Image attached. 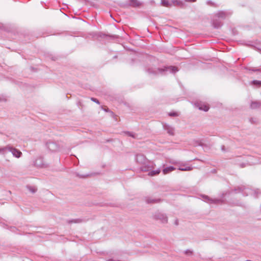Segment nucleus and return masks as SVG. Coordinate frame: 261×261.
<instances>
[{
	"label": "nucleus",
	"instance_id": "1",
	"mask_svg": "<svg viewBox=\"0 0 261 261\" xmlns=\"http://www.w3.org/2000/svg\"><path fill=\"white\" fill-rule=\"evenodd\" d=\"M11 152L13 153V154L16 158H19L21 155V152L15 148L12 149L11 150Z\"/></svg>",
	"mask_w": 261,
	"mask_h": 261
},
{
	"label": "nucleus",
	"instance_id": "2",
	"mask_svg": "<svg viewBox=\"0 0 261 261\" xmlns=\"http://www.w3.org/2000/svg\"><path fill=\"white\" fill-rule=\"evenodd\" d=\"M175 170V168L172 167H167L163 170L164 174H167L168 173Z\"/></svg>",
	"mask_w": 261,
	"mask_h": 261
},
{
	"label": "nucleus",
	"instance_id": "3",
	"mask_svg": "<svg viewBox=\"0 0 261 261\" xmlns=\"http://www.w3.org/2000/svg\"><path fill=\"white\" fill-rule=\"evenodd\" d=\"M160 172L161 171L160 169H158L155 171H151V172H149L148 175L152 176L155 175H158L159 174H160Z\"/></svg>",
	"mask_w": 261,
	"mask_h": 261
},
{
	"label": "nucleus",
	"instance_id": "4",
	"mask_svg": "<svg viewBox=\"0 0 261 261\" xmlns=\"http://www.w3.org/2000/svg\"><path fill=\"white\" fill-rule=\"evenodd\" d=\"M200 109L203 110L204 111H207L209 109V107L207 106H204L203 107H200Z\"/></svg>",
	"mask_w": 261,
	"mask_h": 261
},
{
	"label": "nucleus",
	"instance_id": "5",
	"mask_svg": "<svg viewBox=\"0 0 261 261\" xmlns=\"http://www.w3.org/2000/svg\"><path fill=\"white\" fill-rule=\"evenodd\" d=\"M162 4L164 6H168V2H166L165 1H162Z\"/></svg>",
	"mask_w": 261,
	"mask_h": 261
},
{
	"label": "nucleus",
	"instance_id": "6",
	"mask_svg": "<svg viewBox=\"0 0 261 261\" xmlns=\"http://www.w3.org/2000/svg\"><path fill=\"white\" fill-rule=\"evenodd\" d=\"M91 100H92V101H94V102H95L97 103H99V101H98V100H97V99H96V98H91Z\"/></svg>",
	"mask_w": 261,
	"mask_h": 261
},
{
	"label": "nucleus",
	"instance_id": "7",
	"mask_svg": "<svg viewBox=\"0 0 261 261\" xmlns=\"http://www.w3.org/2000/svg\"><path fill=\"white\" fill-rule=\"evenodd\" d=\"M179 170H182V171L190 170L191 168L190 167H189V168H186V169H179Z\"/></svg>",
	"mask_w": 261,
	"mask_h": 261
},
{
	"label": "nucleus",
	"instance_id": "8",
	"mask_svg": "<svg viewBox=\"0 0 261 261\" xmlns=\"http://www.w3.org/2000/svg\"><path fill=\"white\" fill-rule=\"evenodd\" d=\"M186 1L188 2H194L196 0H186Z\"/></svg>",
	"mask_w": 261,
	"mask_h": 261
},
{
	"label": "nucleus",
	"instance_id": "9",
	"mask_svg": "<svg viewBox=\"0 0 261 261\" xmlns=\"http://www.w3.org/2000/svg\"><path fill=\"white\" fill-rule=\"evenodd\" d=\"M173 70H174V71H176V70H177V69H176V68L175 67H173Z\"/></svg>",
	"mask_w": 261,
	"mask_h": 261
},
{
	"label": "nucleus",
	"instance_id": "10",
	"mask_svg": "<svg viewBox=\"0 0 261 261\" xmlns=\"http://www.w3.org/2000/svg\"><path fill=\"white\" fill-rule=\"evenodd\" d=\"M258 83H259V84H261V82H258Z\"/></svg>",
	"mask_w": 261,
	"mask_h": 261
}]
</instances>
